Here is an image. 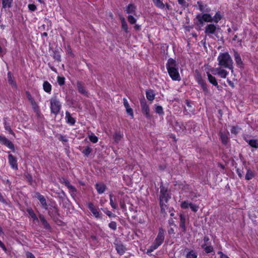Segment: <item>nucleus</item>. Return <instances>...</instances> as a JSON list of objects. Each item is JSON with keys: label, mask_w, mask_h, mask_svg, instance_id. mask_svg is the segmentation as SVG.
Masks as SVG:
<instances>
[{"label": "nucleus", "mask_w": 258, "mask_h": 258, "mask_svg": "<svg viewBox=\"0 0 258 258\" xmlns=\"http://www.w3.org/2000/svg\"><path fill=\"white\" fill-rule=\"evenodd\" d=\"M160 189L159 205L161 212L163 214H166V210L168 209L166 204L171 199V194L168 188L163 185L162 182L160 185Z\"/></svg>", "instance_id": "nucleus-1"}, {"label": "nucleus", "mask_w": 258, "mask_h": 258, "mask_svg": "<svg viewBox=\"0 0 258 258\" xmlns=\"http://www.w3.org/2000/svg\"><path fill=\"white\" fill-rule=\"evenodd\" d=\"M166 67L169 76L173 81H179L181 80L179 73V66L175 59L172 58H169L166 64Z\"/></svg>", "instance_id": "nucleus-2"}, {"label": "nucleus", "mask_w": 258, "mask_h": 258, "mask_svg": "<svg viewBox=\"0 0 258 258\" xmlns=\"http://www.w3.org/2000/svg\"><path fill=\"white\" fill-rule=\"evenodd\" d=\"M219 66L222 68H225L233 71V62L228 52H221L217 57Z\"/></svg>", "instance_id": "nucleus-3"}, {"label": "nucleus", "mask_w": 258, "mask_h": 258, "mask_svg": "<svg viewBox=\"0 0 258 258\" xmlns=\"http://www.w3.org/2000/svg\"><path fill=\"white\" fill-rule=\"evenodd\" d=\"M50 104L51 113L56 116L59 114L61 109V103L56 97H52L50 100Z\"/></svg>", "instance_id": "nucleus-4"}, {"label": "nucleus", "mask_w": 258, "mask_h": 258, "mask_svg": "<svg viewBox=\"0 0 258 258\" xmlns=\"http://www.w3.org/2000/svg\"><path fill=\"white\" fill-rule=\"evenodd\" d=\"M195 79L198 84L201 87L204 94L205 95L208 94L210 93V90L208 87L206 81L203 79L202 75L199 72L196 71Z\"/></svg>", "instance_id": "nucleus-5"}, {"label": "nucleus", "mask_w": 258, "mask_h": 258, "mask_svg": "<svg viewBox=\"0 0 258 258\" xmlns=\"http://www.w3.org/2000/svg\"><path fill=\"white\" fill-rule=\"evenodd\" d=\"M165 230L162 227H159L157 236L153 242L157 247L161 246L165 239Z\"/></svg>", "instance_id": "nucleus-6"}, {"label": "nucleus", "mask_w": 258, "mask_h": 258, "mask_svg": "<svg viewBox=\"0 0 258 258\" xmlns=\"http://www.w3.org/2000/svg\"><path fill=\"white\" fill-rule=\"evenodd\" d=\"M140 105L142 113L145 116L147 119L151 118L150 113V108L145 98L141 99Z\"/></svg>", "instance_id": "nucleus-7"}, {"label": "nucleus", "mask_w": 258, "mask_h": 258, "mask_svg": "<svg viewBox=\"0 0 258 258\" xmlns=\"http://www.w3.org/2000/svg\"><path fill=\"white\" fill-rule=\"evenodd\" d=\"M86 205L95 218L102 219V213L98 210L93 203L88 202L86 204Z\"/></svg>", "instance_id": "nucleus-8"}, {"label": "nucleus", "mask_w": 258, "mask_h": 258, "mask_svg": "<svg viewBox=\"0 0 258 258\" xmlns=\"http://www.w3.org/2000/svg\"><path fill=\"white\" fill-rule=\"evenodd\" d=\"M217 26L214 24H207L205 28V33L206 35L211 37V35L215 34Z\"/></svg>", "instance_id": "nucleus-9"}, {"label": "nucleus", "mask_w": 258, "mask_h": 258, "mask_svg": "<svg viewBox=\"0 0 258 258\" xmlns=\"http://www.w3.org/2000/svg\"><path fill=\"white\" fill-rule=\"evenodd\" d=\"M35 197L39 201L41 207L43 209L45 210H48V205L44 196L40 194L39 192H36L35 194Z\"/></svg>", "instance_id": "nucleus-10"}, {"label": "nucleus", "mask_w": 258, "mask_h": 258, "mask_svg": "<svg viewBox=\"0 0 258 258\" xmlns=\"http://www.w3.org/2000/svg\"><path fill=\"white\" fill-rule=\"evenodd\" d=\"M115 248L118 254L123 255L127 250L125 246L121 241L114 243Z\"/></svg>", "instance_id": "nucleus-11"}, {"label": "nucleus", "mask_w": 258, "mask_h": 258, "mask_svg": "<svg viewBox=\"0 0 258 258\" xmlns=\"http://www.w3.org/2000/svg\"><path fill=\"white\" fill-rule=\"evenodd\" d=\"M76 86L78 92L80 94L86 97L88 96V93L86 90L85 87L84 86V83L83 82L78 81L76 83Z\"/></svg>", "instance_id": "nucleus-12"}, {"label": "nucleus", "mask_w": 258, "mask_h": 258, "mask_svg": "<svg viewBox=\"0 0 258 258\" xmlns=\"http://www.w3.org/2000/svg\"><path fill=\"white\" fill-rule=\"evenodd\" d=\"M234 58L237 66L240 69H243L244 63L240 54L236 50H234Z\"/></svg>", "instance_id": "nucleus-13"}, {"label": "nucleus", "mask_w": 258, "mask_h": 258, "mask_svg": "<svg viewBox=\"0 0 258 258\" xmlns=\"http://www.w3.org/2000/svg\"><path fill=\"white\" fill-rule=\"evenodd\" d=\"M246 173L245 176V179L250 180L256 176V172L254 170L251 169L249 167H246Z\"/></svg>", "instance_id": "nucleus-14"}, {"label": "nucleus", "mask_w": 258, "mask_h": 258, "mask_svg": "<svg viewBox=\"0 0 258 258\" xmlns=\"http://www.w3.org/2000/svg\"><path fill=\"white\" fill-rule=\"evenodd\" d=\"M180 222L179 227L182 230V232L185 233L186 232V227L185 225L186 216L182 214L179 215Z\"/></svg>", "instance_id": "nucleus-15"}, {"label": "nucleus", "mask_w": 258, "mask_h": 258, "mask_svg": "<svg viewBox=\"0 0 258 258\" xmlns=\"http://www.w3.org/2000/svg\"><path fill=\"white\" fill-rule=\"evenodd\" d=\"M123 103L126 113L131 116L132 118L134 117L133 109L131 107L127 100L125 98L123 99Z\"/></svg>", "instance_id": "nucleus-16"}, {"label": "nucleus", "mask_w": 258, "mask_h": 258, "mask_svg": "<svg viewBox=\"0 0 258 258\" xmlns=\"http://www.w3.org/2000/svg\"><path fill=\"white\" fill-rule=\"evenodd\" d=\"M137 7L133 4H130L125 8L124 11L128 14L136 15Z\"/></svg>", "instance_id": "nucleus-17"}, {"label": "nucleus", "mask_w": 258, "mask_h": 258, "mask_svg": "<svg viewBox=\"0 0 258 258\" xmlns=\"http://www.w3.org/2000/svg\"><path fill=\"white\" fill-rule=\"evenodd\" d=\"M65 119L66 122L70 125H74L76 121L75 118L71 116V113L68 111H66Z\"/></svg>", "instance_id": "nucleus-18"}, {"label": "nucleus", "mask_w": 258, "mask_h": 258, "mask_svg": "<svg viewBox=\"0 0 258 258\" xmlns=\"http://www.w3.org/2000/svg\"><path fill=\"white\" fill-rule=\"evenodd\" d=\"M39 218L43 226V228L46 230H50L51 229V226L45 219L44 216L42 214H39Z\"/></svg>", "instance_id": "nucleus-19"}, {"label": "nucleus", "mask_w": 258, "mask_h": 258, "mask_svg": "<svg viewBox=\"0 0 258 258\" xmlns=\"http://www.w3.org/2000/svg\"><path fill=\"white\" fill-rule=\"evenodd\" d=\"M95 186L99 194L104 193L106 189V186L103 183H97L95 184Z\"/></svg>", "instance_id": "nucleus-20"}, {"label": "nucleus", "mask_w": 258, "mask_h": 258, "mask_svg": "<svg viewBox=\"0 0 258 258\" xmlns=\"http://www.w3.org/2000/svg\"><path fill=\"white\" fill-rule=\"evenodd\" d=\"M207 75L208 77V80L209 82L213 86H215L218 89L219 86L218 85L216 78L214 76H212L209 72H207Z\"/></svg>", "instance_id": "nucleus-21"}, {"label": "nucleus", "mask_w": 258, "mask_h": 258, "mask_svg": "<svg viewBox=\"0 0 258 258\" xmlns=\"http://www.w3.org/2000/svg\"><path fill=\"white\" fill-rule=\"evenodd\" d=\"M244 140L247 142L248 145L252 148L255 149L258 148V140L257 139H251L248 140L246 137H243Z\"/></svg>", "instance_id": "nucleus-22"}, {"label": "nucleus", "mask_w": 258, "mask_h": 258, "mask_svg": "<svg viewBox=\"0 0 258 258\" xmlns=\"http://www.w3.org/2000/svg\"><path fill=\"white\" fill-rule=\"evenodd\" d=\"M43 89L44 91L49 94H50L52 90V85L50 83L47 81H45L43 82Z\"/></svg>", "instance_id": "nucleus-23"}, {"label": "nucleus", "mask_w": 258, "mask_h": 258, "mask_svg": "<svg viewBox=\"0 0 258 258\" xmlns=\"http://www.w3.org/2000/svg\"><path fill=\"white\" fill-rule=\"evenodd\" d=\"M219 137L222 143L224 145H227L229 141L228 134L225 132H220L219 133Z\"/></svg>", "instance_id": "nucleus-24"}, {"label": "nucleus", "mask_w": 258, "mask_h": 258, "mask_svg": "<svg viewBox=\"0 0 258 258\" xmlns=\"http://www.w3.org/2000/svg\"><path fill=\"white\" fill-rule=\"evenodd\" d=\"M48 215L52 218H53L58 215V210L57 207L54 206L52 208L48 209Z\"/></svg>", "instance_id": "nucleus-25"}, {"label": "nucleus", "mask_w": 258, "mask_h": 258, "mask_svg": "<svg viewBox=\"0 0 258 258\" xmlns=\"http://www.w3.org/2000/svg\"><path fill=\"white\" fill-rule=\"evenodd\" d=\"M194 21L196 26L199 28L203 26L204 22H205L202 17L201 14H198L194 19Z\"/></svg>", "instance_id": "nucleus-26"}, {"label": "nucleus", "mask_w": 258, "mask_h": 258, "mask_svg": "<svg viewBox=\"0 0 258 258\" xmlns=\"http://www.w3.org/2000/svg\"><path fill=\"white\" fill-rule=\"evenodd\" d=\"M25 94L27 99L31 104V107L38 104V103L35 101L34 98L32 97L29 91H26L25 92Z\"/></svg>", "instance_id": "nucleus-27"}, {"label": "nucleus", "mask_w": 258, "mask_h": 258, "mask_svg": "<svg viewBox=\"0 0 258 258\" xmlns=\"http://www.w3.org/2000/svg\"><path fill=\"white\" fill-rule=\"evenodd\" d=\"M146 95L147 99L150 101H152L155 99V94L153 90L150 89L146 91Z\"/></svg>", "instance_id": "nucleus-28"}, {"label": "nucleus", "mask_w": 258, "mask_h": 258, "mask_svg": "<svg viewBox=\"0 0 258 258\" xmlns=\"http://www.w3.org/2000/svg\"><path fill=\"white\" fill-rule=\"evenodd\" d=\"M184 250L187 251L185 258H198V254L194 250H188L187 248H185Z\"/></svg>", "instance_id": "nucleus-29"}, {"label": "nucleus", "mask_w": 258, "mask_h": 258, "mask_svg": "<svg viewBox=\"0 0 258 258\" xmlns=\"http://www.w3.org/2000/svg\"><path fill=\"white\" fill-rule=\"evenodd\" d=\"M201 247L204 249L205 253L207 254L214 252V248L211 245H207L206 243H204L201 245Z\"/></svg>", "instance_id": "nucleus-30"}, {"label": "nucleus", "mask_w": 258, "mask_h": 258, "mask_svg": "<svg viewBox=\"0 0 258 258\" xmlns=\"http://www.w3.org/2000/svg\"><path fill=\"white\" fill-rule=\"evenodd\" d=\"M179 187L182 190L184 191H189L191 190V188L189 184H187L185 181H184L183 182L178 184Z\"/></svg>", "instance_id": "nucleus-31"}, {"label": "nucleus", "mask_w": 258, "mask_h": 258, "mask_svg": "<svg viewBox=\"0 0 258 258\" xmlns=\"http://www.w3.org/2000/svg\"><path fill=\"white\" fill-rule=\"evenodd\" d=\"M63 183L68 188V189L72 192L75 193L77 191L76 187L70 184V181L67 179H63Z\"/></svg>", "instance_id": "nucleus-32"}, {"label": "nucleus", "mask_w": 258, "mask_h": 258, "mask_svg": "<svg viewBox=\"0 0 258 258\" xmlns=\"http://www.w3.org/2000/svg\"><path fill=\"white\" fill-rule=\"evenodd\" d=\"M222 19V15L220 11L216 12L215 15L212 17L213 22L218 23Z\"/></svg>", "instance_id": "nucleus-33"}, {"label": "nucleus", "mask_w": 258, "mask_h": 258, "mask_svg": "<svg viewBox=\"0 0 258 258\" xmlns=\"http://www.w3.org/2000/svg\"><path fill=\"white\" fill-rule=\"evenodd\" d=\"M120 20L121 23V28L124 30V31L125 33H128V25L127 24L125 18L123 17H120Z\"/></svg>", "instance_id": "nucleus-34"}, {"label": "nucleus", "mask_w": 258, "mask_h": 258, "mask_svg": "<svg viewBox=\"0 0 258 258\" xmlns=\"http://www.w3.org/2000/svg\"><path fill=\"white\" fill-rule=\"evenodd\" d=\"M203 19V20L205 22H209V23H212L213 20H212V17L211 14L209 13H204L202 15H201Z\"/></svg>", "instance_id": "nucleus-35"}, {"label": "nucleus", "mask_w": 258, "mask_h": 258, "mask_svg": "<svg viewBox=\"0 0 258 258\" xmlns=\"http://www.w3.org/2000/svg\"><path fill=\"white\" fill-rule=\"evenodd\" d=\"M32 108L34 112L36 113V115L38 118H40L43 116V115L41 113V111L38 104L32 106Z\"/></svg>", "instance_id": "nucleus-36"}, {"label": "nucleus", "mask_w": 258, "mask_h": 258, "mask_svg": "<svg viewBox=\"0 0 258 258\" xmlns=\"http://www.w3.org/2000/svg\"><path fill=\"white\" fill-rule=\"evenodd\" d=\"M27 213L28 214H29V215L30 216V217H31V218L33 219V221L34 222L35 221H37V222H38V219L36 216V215L35 214V213H34V212L33 211V210L32 209H28L27 210Z\"/></svg>", "instance_id": "nucleus-37"}, {"label": "nucleus", "mask_w": 258, "mask_h": 258, "mask_svg": "<svg viewBox=\"0 0 258 258\" xmlns=\"http://www.w3.org/2000/svg\"><path fill=\"white\" fill-rule=\"evenodd\" d=\"M218 70L217 74L222 78L225 79L228 74V72L224 70L221 69H217Z\"/></svg>", "instance_id": "nucleus-38"}, {"label": "nucleus", "mask_w": 258, "mask_h": 258, "mask_svg": "<svg viewBox=\"0 0 258 258\" xmlns=\"http://www.w3.org/2000/svg\"><path fill=\"white\" fill-rule=\"evenodd\" d=\"M123 137V134L120 132H115L113 136V140L116 143H118Z\"/></svg>", "instance_id": "nucleus-39"}, {"label": "nucleus", "mask_w": 258, "mask_h": 258, "mask_svg": "<svg viewBox=\"0 0 258 258\" xmlns=\"http://www.w3.org/2000/svg\"><path fill=\"white\" fill-rule=\"evenodd\" d=\"M92 151V149L89 146H87L81 152L84 156L88 157Z\"/></svg>", "instance_id": "nucleus-40"}, {"label": "nucleus", "mask_w": 258, "mask_h": 258, "mask_svg": "<svg viewBox=\"0 0 258 258\" xmlns=\"http://www.w3.org/2000/svg\"><path fill=\"white\" fill-rule=\"evenodd\" d=\"M152 1L156 7L160 9H163L165 8V5L161 0H152Z\"/></svg>", "instance_id": "nucleus-41"}, {"label": "nucleus", "mask_w": 258, "mask_h": 258, "mask_svg": "<svg viewBox=\"0 0 258 258\" xmlns=\"http://www.w3.org/2000/svg\"><path fill=\"white\" fill-rule=\"evenodd\" d=\"M9 161L11 166L13 168H16V160L12 155H9Z\"/></svg>", "instance_id": "nucleus-42"}, {"label": "nucleus", "mask_w": 258, "mask_h": 258, "mask_svg": "<svg viewBox=\"0 0 258 258\" xmlns=\"http://www.w3.org/2000/svg\"><path fill=\"white\" fill-rule=\"evenodd\" d=\"M158 247L155 245L154 243H152V244L149 246V247L147 249L146 253L148 255H150V253L153 252L154 250L157 249Z\"/></svg>", "instance_id": "nucleus-43"}, {"label": "nucleus", "mask_w": 258, "mask_h": 258, "mask_svg": "<svg viewBox=\"0 0 258 258\" xmlns=\"http://www.w3.org/2000/svg\"><path fill=\"white\" fill-rule=\"evenodd\" d=\"M66 79L63 76H58L57 77V82L60 86L63 85L65 84Z\"/></svg>", "instance_id": "nucleus-44"}, {"label": "nucleus", "mask_w": 258, "mask_h": 258, "mask_svg": "<svg viewBox=\"0 0 258 258\" xmlns=\"http://www.w3.org/2000/svg\"><path fill=\"white\" fill-rule=\"evenodd\" d=\"M155 112L160 115H163L164 114L163 107L160 105L156 106L155 108Z\"/></svg>", "instance_id": "nucleus-45"}, {"label": "nucleus", "mask_w": 258, "mask_h": 258, "mask_svg": "<svg viewBox=\"0 0 258 258\" xmlns=\"http://www.w3.org/2000/svg\"><path fill=\"white\" fill-rule=\"evenodd\" d=\"M109 200H110V205L111 206V207L113 209H116L117 208V205L114 202V201L113 200V195L112 194H110L109 195Z\"/></svg>", "instance_id": "nucleus-46"}, {"label": "nucleus", "mask_w": 258, "mask_h": 258, "mask_svg": "<svg viewBox=\"0 0 258 258\" xmlns=\"http://www.w3.org/2000/svg\"><path fill=\"white\" fill-rule=\"evenodd\" d=\"M12 2V0H3V7L4 8L11 7Z\"/></svg>", "instance_id": "nucleus-47"}, {"label": "nucleus", "mask_w": 258, "mask_h": 258, "mask_svg": "<svg viewBox=\"0 0 258 258\" xmlns=\"http://www.w3.org/2000/svg\"><path fill=\"white\" fill-rule=\"evenodd\" d=\"M8 82L12 86H16V84L14 82V80L12 79V76L11 72L8 73Z\"/></svg>", "instance_id": "nucleus-48"}, {"label": "nucleus", "mask_w": 258, "mask_h": 258, "mask_svg": "<svg viewBox=\"0 0 258 258\" xmlns=\"http://www.w3.org/2000/svg\"><path fill=\"white\" fill-rule=\"evenodd\" d=\"M89 140L93 143H96L98 141V138L94 134L89 136Z\"/></svg>", "instance_id": "nucleus-49"}, {"label": "nucleus", "mask_w": 258, "mask_h": 258, "mask_svg": "<svg viewBox=\"0 0 258 258\" xmlns=\"http://www.w3.org/2000/svg\"><path fill=\"white\" fill-rule=\"evenodd\" d=\"M190 203L186 201H182L180 204V207L183 209H188L190 206Z\"/></svg>", "instance_id": "nucleus-50"}, {"label": "nucleus", "mask_w": 258, "mask_h": 258, "mask_svg": "<svg viewBox=\"0 0 258 258\" xmlns=\"http://www.w3.org/2000/svg\"><path fill=\"white\" fill-rule=\"evenodd\" d=\"M25 176L26 179L28 181V182L29 183V184L30 185H32L33 184L32 176L30 174H29L28 173H26L25 175Z\"/></svg>", "instance_id": "nucleus-51"}, {"label": "nucleus", "mask_w": 258, "mask_h": 258, "mask_svg": "<svg viewBox=\"0 0 258 258\" xmlns=\"http://www.w3.org/2000/svg\"><path fill=\"white\" fill-rule=\"evenodd\" d=\"M127 20L128 22L132 25L135 24L137 22V20L134 18V17L133 15H131L128 16Z\"/></svg>", "instance_id": "nucleus-52"}, {"label": "nucleus", "mask_w": 258, "mask_h": 258, "mask_svg": "<svg viewBox=\"0 0 258 258\" xmlns=\"http://www.w3.org/2000/svg\"><path fill=\"white\" fill-rule=\"evenodd\" d=\"M53 57L55 60H56L58 62H59L61 61V56H60L59 52H57L56 51L54 52Z\"/></svg>", "instance_id": "nucleus-53"}, {"label": "nucleus", "mask_w": 258, "mask_h": 258, "mask_svg": "<svg viewBox=\"0 0 258 258\" xmlns=\"http://www.w3.org/2000/svg\"><path fill=\"white\" fill-rule=\"evenodd\" d=\"M108 227L112 230L115 231L117 229V223L115 221H111L108 224Z\"/></svg>", "instance_id": "nucleus-54"}, {"label": "nucleus", "mask_w": 258, "mask_h": 258, "mask_svg": "<svg viewBox=\"0 0 258 258\" xmlns=\"http://www.w3.org/2000/svg\"><path fill=\"white\" fill-rule=\"evenodd\" d=\"M177 2L178 4L180 5L184 9L187 8L188 6V4L185 0H177Z\"/></svg>", "instance_id": "nucleus-55"}, {"label": "nucleus", "mask_w": 258, "mask_h": 258, "mask_svg": "<svg viewBox=\"0 0 258 258\" xmlns=\"http://www.w3.org/2000/svg\"><path fill=\"white\" fill-rule=\"evenodd\" d=\"M238 127L237 126H232L231 128V133L235 135H237L238 133Z\"/></svg>", "instance_id": "nucleus-56"}, {"label": "nucleus", "mask_w": 258, "mask_h": 258, "mask_svg": "<svg viewBox=\"0 0 258 258\" xmlns=\"http://www.w3.org/2000/svg\"><path fill=\"white\" fill-rule=\"evenodd\" d=\"M189 207L191 209V210L194 212H197L199 209L198 206L193 204L191 203H190Z\"/></svg>", "instance_id": "nucleus-57"}, {"label": "nucleus", "mask_w": 258, "mask_h": 258, "mask_svg": "<svg viewBox=\"0 0 258 258\" xmlns=\"http://www.w3.org/2000/svg\"><path fill=\"white\" fill-rule=\"evenodd\" d=\"M120 206L123 211H126V206L124 201L121 200L120 201Z\"/></svg>", "instance_id": "nucleus-58"}, {"label": "nucleus", "mask_w": 258, "mask_h": 258, "mask_svg": "<svg viewBox=\"0 0 258 258\" xmlns=\"http://www.w3.org/2000/svg\"><path fill=\"white\" fill-rule=\"evenodd\" d=\"M104 213L109 217V218H115L116 215L114 214H113L111 211L109 210H106L104 212Z\"/></svg>", "instance_id": "nucleus-59"}, {"label": "nucleus", "mask_w": 258, "mask_h": 258, "mask_svg": "<svg viewBox=\"0 0 258 258\" xmlns=\"http://www.w3.org/2000/svg\"><path fill=\"white\" fill-rule=\"evenodd\" d=\"M4 145L7 146L9 148H10L11 149H14V146L13 144H12V143L11 141H10L8 140Z\"/></svg>", "instance_id": "nucleus-60"}, {"label": "nucleus", "mask_w": 258, "mask_h": 258, "mask_svg": "<svg viewBox=\"0 0 258 258\" xmlns=\"http://www.w3.org/2000/svg\"><path fill=\"white\" fill-rule=\"evenodd\" d=\"M28 7L30 11H35L37 8L35 5L34 4H29Z\"/></svg>", "instance_id": "nucleus-61"}, {"label": "nucleus", "mask_w": 258, "mask_h": 258, "mask_svg": "<svg viewBox=\"0 0 258 258\" xmlns=\"http://www.w3.org/2000/svg\"><path fill=\"white\" fill-rule=\"evenodd\" d=\"M236 171L238 177L240 178H241L243 177V171H242V170L240 169L239 168H237L236 169Z\"/></svg>", "instance_id": "nucleus-62"}, {"label": "nucleus", "mask_w": 258, "mask_h": 258, "mask_svg": "<svg viewBox=\"0 0 258 258\" xmlns=\"http://www.w3.org/2000/svg\"><path fill=\"white\" fill-rule=\"evenodd\" d=\"M8 141V139L6 138L5 137L0 135V142L3 144H5L6 142Z\"/></svg>", "instance_id": "nucleus-63"}, {"label": "nucleus", "mask_w": 258, "mask_h": 258, "mask_svg": "<svg viewBox=\"0 0 258 258\" xmlns=\"http://www.w3.org/2000/svg\"><path fill=\"white\" fill-rule=\"evenodd\" d=\"M27 258H35L34 255L30 252L26 253Z\"/></svg>", "instance_id": "nucleus-64"}]
</instances>
